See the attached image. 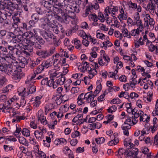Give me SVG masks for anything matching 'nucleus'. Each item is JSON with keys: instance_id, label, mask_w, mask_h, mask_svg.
I'll list each match as a JSON object with an SVG mask.
<instances>
[{"instance_id": "nucleus-1", "label": "nucleus", "mask_w": 158, "mask_h": 158, "mask_svg": "<svg viewBox=\"0 0 158 158\" xmlns=\"http://www.w3.org/2000/svg\"><path fill=\"white\" fill-rule=\"evenodd\" d=\"M19 11L16 13H15L12 16V18L14 21L13 24L12 26L15 28L13 33L11 32H9L7 33V36L10 37L12 38V41L14 43L17 44V47L20 45V39L19 38L20 35V27H19V22H20V13H18Z\"/></svg>"}, {"instance_id": "nucleus-2", "label": "nucleus", "mask_w": 158, "mask_h": 158, "mask_svg": "<svg viewBox=\"0 0 158 158\" xmlns=\"http://www.w3.org/2000/svg\"><path fill=\"white\" fill-rule=\"evenodd\" d=\"M21 32L20 30V32ZM22 34L20 33V53L23 52L27 55H30V53L33 51V48L31 45H28V42L29 40L27 38L29 36L27 32Z\"/></svg>"}, {"instance_id": "nucleus-3", "label": "nucleus", "mask_w": 158, "mask_h": 158, "mask_svg": "<svg viewBox=\"0 0 158 158\" xmlns=\"http://www.w3.org/2000/svg\"><path fill=\"white\" fill-rule=\"evenodd\" d=\"M72 15H68L67 13L64 12L61 9H56L54 14L55 18L59 21L68 23L70 20V18L75 19V15L74 13Z\"/></svg>"}, {"instance_id": "nucleus-4", "label": "nucleus", "mask_w": 158, "mask_h": 158, "mask_svg": "<svg viewBox=\"0 0 158 158\" xmlns=\"http://www.w3.org/2000/svg\"><path fill=\"white\" fill-rule=\"evenodd\" d=\"M55 47H52L48 50H40L36 52V54L43 58H45L51 56L55 52Z\"/></svg>"}, {"instance_id": "nucleus-5", "label": "nucleus", "mask_w": 158, "mask_h": 158, "mask_svg": "<svg viewBox=\"0 0 158 158\" xmlns=\"http://www.w3.org/2000/svg\"><path fill=\"white\" fill-rule=\"evenodd\" d=\"M40 5L45 7L47 9V13L46 14V16L48 17L50 16L52 17V10L51 9L53 8V5L51 4V2L48 1L43 0L40 1Z\"/></svg>"}, {"instance_id": "nucleus-6", "label": "nucleus", "mask_w": 158, "mask_h": 158, "mask_svg": "<svg viewBox=\"0 0 158 158\" xmlns=\"http://www.w3.org/2000/svg\"><path fill=\"white\" fill-rule=\"evenodd\" d=\"M19 62L15 61L13 63L14 70L12 74V78L15 80H17L20 79V60Z\"/></svg>"}, {"instance_id": "nucleus-7", "label": "nucleus", "mask_w": 158, "mask_h": 158, "mask_svg": "<svg viewBox=\"0 0 158 158\" xmlns=\"http://www.w3.org/2000/svg\"><path fill=\"white\" fill-rule=\"evenodd\" d=\"M42 34L44 38L47 40L49 38L52 40L54 41L56 40V37L54 35L52 32L51 31H44Z\"/></svg>"}, {"instance_id": "nucleus-8", "label": "nucleus", "mask_w": 158, "mask_h": 158, "mask_svg": "<svg viewBox=\"0 0 158 158\" xmlns=\"http://www.w3.org/2000/svg\"><path fill=\"white\" fill-rule=\"evenodd\" d=\"M138 149L136 148H131L129 149V153L127 154L126 158H132L133 155H134V158H138L137 156L138 153Z\"/></svg>"}, {"instance_id": "nucleus-9", "label": "nucleus", "mask_w": 158, "mask_h": 158, "mask_svg": "<svg viewBox=\"0 0 158 158\" xmlns=\"http://www.w3.org/2000/svg\"><path fill=\"white\" fill-rule=\"evenodd\" d=\"M17 44L14 45L15 47L11 46H8V49L9 50V53H11V54H15L17 56H20V50L19 48H16L19 47L20 48V47L19 46L17 47Z\"/></svg>"}, {"instance_id": "nucleus-10", "label": "nucleus", "mask_w": 158, "mask_h": 158, "mask_svg": "<svg viewBox=\"0 0 158 158\" xmlns=\"http://www.w3.org/2000/svg\"><path fill=\"white\" fill-rule=\"evenodd\" d=\"M16 104L17 105H18V106H16L15 108V110L13 112V115L16 118V119H13L12 121V122H14L16 121H17V122H20V116H19V112L17 110H18L20 108V105L18 103H17Z\"/></svg>"}, {"instance_id": "nucleus-11", "label": "nucleus", "mask_w": 158, "mask_h": 158, "mask_svg": "<svg viewBox=\"0 0 158 158\" xmlns=\"http://www.w3.org/2000/svg\"><path fill=\"white\" fill-rule=\"evenodd\" d=\"M52 62L51 59H49L46 60L44 61L41 65L39 66L40 68V69L41 70H43L45 68L47 69L50 66H52Z\"/></svg>"}, {"instance_id": "nucleus-12", "label": "nucleus", "mask_w": 158, "mask_h": 158, "mask_svg": "<svg viewBox=\"0 0 158 158\" xmlns=\"http://www.w3.org/2000/svg\"><path fill=\"white\" fill-rule=\"evenodd\" d=\"M65 0H56L53 5V7L56 9H60L59 7H62L63 4Z\"/></svg>"}, {"instance_id": "nucleus-13", "label": "nucleus", "mask_w": 158, "mask_h": 158, "mask_svg": "<svg viewBox=\"0 0 158 158\" xmlns=\"http://www.w3.org/2000/svg\"><path fill=\"white\" fill-rule=\"evenodd\" d=\"M0 70L2 72H4L6 74L9 75L11 74L10 73L13 72L12 69L9 70L7 68V67L5 64L4 65L0 64Z\"/></svg>"}, {"instance_id": "nucleus-14", "label": "nucleus", "mask_w": 158, "mask_h": 158, "mask_svg": "<svg viewBox=\"0 0 158 158\" xmlns=\"http://www.w3.org/2000/svg\"><path fill=\"white\" fill-rule=\"evenodd\" d=\"M41 98V97L39 96H37L35 97V99L34 100V102L32 104L33 105L34 108L38 107L39 106L41 103L40 99Z\"/></svg>"}, {"instance_id": "nucleus-15", "label": "nucleus", "mask_w": 158, "mask_h": 158, "mask_svg": "<svg viewBox=\"0 0 158 158\" xmlns=\"http://www.w3.org/2000/svg\"><path fill=\"white\" fill-rule=\"evenodd\" d=\"M25 90V88H24L23 91L22 92H20V95L22 97L21 100L22 101L20 102V106H24L26 103V102L25 101L24 98V97H25V92H26Z\"/></svg>"}, {"instance_id": "nucleus-16", "label": "nucleus", "mask_w": 158, "mask_h": 158, "mask_svg": "<svg viewBox=\"0 0 158 158\" xmlns=\"http://www.w3.org/2000/svg\"><path fill=\"white\" fill-rule=\"evenodd\" d=\"M38 121H41V123H43L44 125H45L47 124V121L46 119V117L43 116V115H39V113L38 114Z\"/></svg>"}, {"instance_id": "nucleus-17", "label": "nucleus", "mask_w": 158, "mask_h": 158, "mask_svg": "<svg viewBox=\"0 0 158 158\" xmlns=\"http://www.w3.org/2000/svg\"><path fill=\"white\" fill-rule=\"evenodd\" d=\"M65 80L66 79L65 77L61 76V77H59L58 79L56 80L55 81V82L57 85H61L64 84Z\"/></svg>"}, {"instance_id": "nucleus-18", "label": "nucleus", "mask_w": 158, "mask_h": 158, "mask_svg": "<svg viewBox=\"0 0 158 158\" xmlns=\"http://www.w3.org/2000/svg\"><path fill=\"white\" fill-rule=\"evenodd\" d=\"M34 135L36 138L39 140H41L43 139V133L38 130L35 131Z\"/></svg>"}, {"instance_id": "nucleus-19", "label": "nucleus", "mask_w": 158, "mask_h": 158, "mask_svg": "<svg viewBox=\"0 0 158 158\" xmlns=\"http://www.w3.org/2000/svg\"><path fill=\"white\" fill-rule=\"evenodd\" d=\"M35 10L38 14L40 15H43L44 14H46L47 13L46 10H45L40 7H36Z\"/></svg>"}, {"instance_id": "nucleus-20", "label": "nucleus", "mask_w": 158, "mask_h": 158, "mask_svg": "<svg viewBox=\"0 0 158 158\" xmlns=\"http://www.w3.org/2000/svg\"><path fill=\"white\" fill-rule=\"evenodd\" d=\"M27 64V61L26 58L23 56H20V68H24L25 64Z\"/></svg>"}, {"instance_id": "nucleus-21", "label": "nucleus", "mask_w": 158, "mask_h": 158, "mask_svg": "<svg viewBox=\"0 0 158 158\" xmlns=\"http://www.w3.org/2000/svg\"><path fill=\"white\" fill-rule=\"evenodd\" d=\"M96 83L97 85L95 90L94 91V93H95L96 92H98L99 93L100 91L102 89V85L100 81L98 80L97 81Z\"/></svg>"}, {"instance_id": "nucleus-22", "label": "nucleus", "mask_w": 158, "mask_h": 158, "mask_svg": "<svg viewBox=\"0 0 158 158\" xmlns=\"http://www.w3.org/2000/svg\"><path fill=\"white\" fill-rule=\"evenodd\" d=\"M13 87L12 85L10 84L7 85L4 88L2 89V91L3 93H6L9 92L10 90Z\"/></svg>"}, {"instance_id": "nucleus-23", "label": "nucleus", "mask_w": 158, "mask_h": 158, "mask_svg": "<svg viewBox=\"0 0 158 158\" xmlns=\"http://www.w3.org/2000/svg\"><path fill=\"white\" fill-rule=\"evenodd\" d=\"M20 131H21L22 134L24 136L28 137L30 136V131L27 128H23L22 131H21V128H20Z\"/></svg>"}, {"instance_id": "nucleus-24", "label": "nucleus", "mask_w": 158, "mask_h": 158, "mask_svg": "<svg viewBox=\"0 0 158 158\" xmlns=\"http://www.w3.org/2000/svg\"><path fill=\"white\" fill-rule=\"evenodd\" d=\"M19 124H16V130L15 131L14 133V135L17 137L19 141L20 142V136L19 135V134L20 133V128L19 127Z\"/></svg>"}, {"instance_id": "nucleus-25", "label": "nucleus", "mask_w": 158, "mask_h": 158, "mask_svg": "<svg viewBox=\"0 0 158 158\" xmlns=\"http://www.w3.org/2000/svg\"><path fill=\"white\" fill-rule=\"evenodd\" d=\"M110 8L111 10H114L115 11H118V7L117 6H112V5H111L110 6H107L105 9V11L106 12L109 11V10Z\"/></svg>"}, {"instance_id": "nucleus-26", "label": "nucleus", "mask_w": 158, "mask_h": 158, "mask_svg": "<svg viewBox=\"0 0 158 158\" xmlns=\"http://www.w3.org/2000/svg\"><path fill=\"white\" fill-rule=\"evenodd\" d=\"M29 36H30L29 38L31 40H33L34 41L36 40L37 37L36 33L34 34L33 32L30 31L29 32Z\"/></svg>"}, {"instance_id": "nucleus-27", "label": "nucleus", "mask_w": 158, "mask_h": 158, "mask_svg": "<svg viewBox=\"0 0 158 158\" xmlns=\"http://www.w3.org/2000/svg\"><path fill=\"white\" fill-rule=\"evenodd\" d=\"M73 41L74 43L75 47L78 49L79 48L81 45V44H80L81 43L80 41L77 39H74Z\"/></svg>"}, {"instance_id": "nucleus-28", "label": "nucleus", "mask_w": 158, "mask_h": 158, "mask_svg": "<svg viewBox=\"0 0 158 158\" xmlns=\"http://www.w3.org/2000/svg\"><path fill=\"white\" fill-rule=\"evenodd\" d=\"M122 32L123 34V35H123L124 37H127L129 38H131L130 34H128V30L127 28L125 27L123 28L122 29Z\"/></svg>"}, {"instance_id": "nucleus-29", "label": "nucleus", "mask_w": 158, "mask_h": 158, "mask_svg": "<svg viewBox=\"0 0 158 158\" xmlns=\"http://www.w3.org/2000/svg\"><path fill=\"white\" fill-rule=\"evenodd\" d=\"M95 140L97 144H101L104 142L105 141V139L103 137H101L97 138H96Z\"/></svg>"}, {"instance_id": "nucleus-30", "label": "nucleus", "mask_w": 158, "mask_h": 158, "mask_svg": "<svg viewBox=\"0 0 158 158\" xmlns=\"http://www.w3.org/2000/svg\"><path fill=\"white\" fill-rule=\"evenodd\" d=\"M7 80L5 77L3 76H2L0 78V88L2 87L3 85L5 84Z\"/></svg>"}, {"instance_id": "nucleus-31", "label": "nucleus", "mask_w": 158, "mask_h": 158, "mask_svg": "<svg viewBox=\"0 0 158 158\" xmlns=\"http://www.w3.org/2000/svg\"><path fill=\"white\" fill-rule=\"evenodd\" d=\"M28 143L27 141L24 137L20 136V144L27 146L28 145Z\"/></svg>"}, {"instance_id": "nucleus-32", "label": "nucleus", "mask_w": 158, "mask_h": 158, "mask_svg": "<svg viewBox=\"0 0 158 158\" xmlns=\"http://www.w3.org/2000/svg\"><path fill=\"white\" fill-rule=\"evenodd\" d=\"M32 19L34 20L37 22L39 20V16L38 14L37 13H34L32 14L31 16Z\"/></svg>"}, {"instance_id": "nucleus-33", "label": "nucleus", "mask_w": 158, "mask_h": 158, "mask_svg": "<svg viewBox=\"0 0 158 158\" xmlns=\"http://www.w3.org/2000/svg\"><path fill=\"white\" fill-rule=\"evenodd\" d=\"M80 134V133L77 131H74V132L72 133L71 136L72 138H76L78 136H79Z\"/></svg>"}, {"instance_id": "nucleus-34", "label": "nucleus", "mask_w": 158, "mask_h": 158, "mask_svg": "<svg viewBox=\"0 0 158 158\" xmlns=\"http://www.w3.org/2000/svg\"><path fill=\"white\" fill-rule=\"evenodd\" d=\"M36 87L34 85H32L30 88L28 92V94L33 93L36 91Z\"/></svg>"}, {"instance_id": "nucleus-35", "label": "nucleus", "mask_w": 158, "mask_h": 158, "mask_svg": "<svg viewBox=\"0 0 158 158\" xmlns=\"http://www.w3.org/2000/svg\"><path fill=\"white\" fill-rule=\"evenodd\" d=\"M79 35L84 39L87 37V35L86 33L83 30L80 31L79 34Z\"/></svg>"}, {"instance_id": "nucleus-36", "label": "nucleus", "mask_w": 158, "mask_h": 158, "mask_svg": "<svg viewBox=\"0 0 158 158\" xmlns=\"http://www.w3.org/2000/svg\"><path fill=\"white\" fill-rule=\"evenodd\" d=\"M155 6L153 5V4H151L150 3H148L147 5V8L148 10H154L155 9Z\"/></svg>"}, {"instance_id": "nucleus-37", "label": "nucleus", "mask_w": 158, "mask_h": 158, "mask_svg": "<svg viewBox=\"0 0 158 158\" xmlns=\"http://www.w3.org/2000/svg\"><path fill=\"white\" fill-rule=\"evenodd\" d=\"M6 104H7V106H5L4 105H3V106L2 107V109L5 110H9V109L10 108V102L9 101H7V102L5 104V105H6Z\"/></svg>"}, {"instance_id": "nucleus-38", "label": "nucleus", "mask_w": 158, "mask_h": 158, "mask_svg": "<svg viewBox=\"0 0 158 158\" xmlns=\"http://www.w3.org/2000/svg\"><path fill=\"white\" fill-rule=\"evenodd\" d=\"M0 49L1 51H2L3 52V53L4 54L6 55V54H8V50L6 48L2 46H0Z\"/></svg>"}, {"instance_id": "nucleus-39", "label": "nucleus", "mask_w": 158, "mask_h": 158, "mask_svg": "<svg viewBox=\"0 0 158 158\" xmlns=\"http://www.w3.org/2000/svg\"><path fill=\"white\" fill-rule=\"evenodd\" d=\"M59 27V25L58 26H55L54 27L52 28H53V32L55 33L58 34L60 32V29Z\"/></svg>"}, {"instance_id": "nucleus-40", "label": "nucleus", "mask_w": 158, "mask_h": 158, "mask_svg": "<svg viewBox=\"0 0 158 158\" xmlns=\"http://www.w3.org/2000/svg\"><path fill=\"white\" fill-rule=\"evenodd\" d=\"M79 88L78 87H73L71 90V92L73 94L77 93L79 91Z\"/></svg>"}, {"instance_id": "nucleus-41", "label": "nucleus", "mask_w": 158, "mask_h": 158, "mask_svg": "<svg viewBox=\"0 0 158 158\" xmlns=\"http://www.w3.org/2000/svg\"><path fill=\"white\" fill-rule=\"evenodd\" d=\"M119 80L122 82H126L127 81V77L124 75H122L119 77Z\"/></svg>"}, {"instance_id": "nucleus-42", "label": "nucleus", "mask_w": 158, "mask_h": 158, "mask_svg": "<svg viewBox=\"0 0 158 158\" xmlns=\"http://www.w3.org/2000/svg\"><path fill=\"white\" fill-rule=\"evenodd\" d=\"M48 81V77H46L45 78L43 79L41 82V85H47Z\"/></svg>"}, {"instance_id": "nucleus-43", "label": "nucleus", "mask_w": 158, "mask_h": 158, "mask_svg": "<svg viewBox=\"0 0 158 158\" xmlns=\"http://www.w3.org/2000/svg\"><path fill=\"white\" fill-rule=\"evenodd\" d=\"M98 125V123H91L89 124L90 127H92L91 128H89V129L91 130H94L95 128H97V125Z\"/></svg>"}, {"instance_id": "nucleus-44", "label": "nucleus", "mask_w": 158, "mask_h": 158, "mask_svg": "<svg viewBox=\"0 0 158 158\" xmlns=\"http://www.w3.org/2000/svg\"><path fill=\"white\" fill-rule=\"evenodd\" d=\"M38 42L41 44L43 45L45 43V41L40 37H37V40Z\"/></svg>"}, {"instance_id": "nucleus-45", "label": "nucleus", "mask_w": 158, "mask_h": 158, "mask_svg": "<svg viewBox=\"0 0 158 158\" xmlns=\"http://www.w3.org/2000/svg\"><path fill=\"white\" fill-rule=\"evenodd\" d=\"M130 97L132 99H133L134 98H137L139 97V95L134 92H132L131 93L130 95Z\"/></svg>"}, {"instance_id": "nucleus-46", "label": "nucleus", "mask_w": 158, "mask_h": 158, "mask_svg": "<svg viewBox=\"0 0 158 158\" xmlns=\"http://www.w3.org/2000/svg\"><path fill=\"white\" fill-rule=\"evenodd\" d=\"M79 7V5H78V6L76 5L75 6H73L72 8L71 7V8L75 12H76L77 13H78L80 11Z\"/></svg>"}, {"instance_id": "nucleus-47", "label": "nucleus", "mask_w": 158, "mask_h": 158, "mask_svg": "<svg viewBox=\"0 0 158 158\" xmlns=\"http://www.w3.org/2000/svg\"><path fill=\"white\" fill-rule=\"evenodd\" d=\"M54 83V79L51 78V79L48 81L47 85L49 87H52Z\"/></svg>"}, {"instance_id": "nucleus-48", "label": "nucleus", "mask_w": 158, "mask_h": 158, "mask_svg": "<svg viewBox=\"0 0 158 158\" xmlns=\"http://www.w3.org/2000/svg\"><path fill=\"white\" fill-rule=\"evenodd\" d=\"M78 142V140L76 139H72L70 141V144L72 146H75L76 145Z\"/></svg>"}, {"instance_id": "nucleus-49", "label": "nucleus", "mask_w": 158, "mask_h": 158, "mask_svg": "<svg viewBox=\"0 0 158 158\" xmlns=\"http://www.w3.org/2000/svg\"><path fill=\"white\" fill-rule=\"evenodd\" d=\"M105 35L102 33H98L97 35V37L98 38H99L101 39H103L105 37Z\"/></svg>"}, {"instance_id": "nucleus-50", "label": "nucleus", "mask_w": 158, "mask_h": 158, "mask_svg": "<svg viewBox=\"0 0 158 158\" xmlns=\"http://www.w3.org/2000/svg\"><path fill=\"white\" fill-rule=\"evenodd\" d=\"M100 25H102V26L100 27V29H101V30L105 31H107L108 30V28H106V27L103 24H99V26H100Z\"/></svg>"}, {"instance_id": "nucleus-51", "label": "nucleus", "mask_w": 158, "mask_h": 158, "mask_svg": "<svg viewBox=\"0 0 158 158\" xmlns=\"http://www.w3.org/2000/svg\"><path fill=\"white\" fill-rule=\"evenodd\" d=\"M134 19L135 21H139V20L140 19V16L138 12H136L135 13Z\"/></svg>"}, {"instance_id": "nucleus-52", "label": "nucleus", "mask_w": 158, "mask_h": 158, "mask_svg": "<svg viewBox=\"0 0 158 158\" xmlns=\"http://www.w3.org/2000/svg\"><path fill=\"white\" fill-rule=\"evenodd\" d=\"M7 97L6 95L4 94L1 95L0 96V101L1 102H5L6 99Z\"/></svg>"}, {"instance_id": "nucleus-53", "label": "nucleus", "mask_w": 158, "mask_h": 158, "mask_svg": "<svg viewBox=\"0 0 158 158\" xmlns=\"http://www.w3.org/2000/svg\"><path fill=\"white\" fill-rule=\"evenodd\" d=\"M3 147L5 150L7 152L13 150L12 147H9L8 146L6 145H4Z\"/></svg>"}, {"instance_id": "nucleus-54", "label": "nucleus", "mask_w": 158, "mask_h": 158, "mask_svg": "<svg viewBox=\"0 0 158 158\" xmlns=\"http://www.w3.org/2000/svg\"><path fill=\"white\" fill-rule=\"evenodd\" d=\"M48 26L52 28L54 27L52 22L48 18L47 19V22H46Z\"/></svg>"}, {"instance_id": "nucleus-55", "label": "nucleus", "mask_w": 158, "mask_h": 158, "mask_svg": "<svg viewBox=\"0 0 158 158\" xmlns=\"http://www.w3.org/2000/svg\"><path fill=\"white\" fill-rule=\"evenodd\" d=\"M156 46L153 44H151L150 46L148 47L149 51L151 52H153L156 48Z\"/></svg>"}, {"instance_id": "nucleus-56", "label": "nucleus", "mask_w": 158, "mask_h": 158, "mask_svg": "<svg viewBox=\"0 0 158 158\" xmlns=\"http://www.w3.org/2000/svg\"><path fill=\"white\" fill-rule=\"evenodd\" d=\"M22 1H21V0H20V5H21L20 8H23L24 9V10L26 11H28V8L27 7V6L26 5L24 4L23 5L22 4Z\"/></svg>"}, {"instance_id": "nucleus-57", "label": "nucleus", "mask_w": 158, "mask_h": 158, "mask_svg": "<svg viewBox=\"0 0 158 158\" xmlns=\"http://www.w3.org/2000/svg\"><path fill=\"white\" fill-rule=\"evenodd\" d=\"M84 151V147L82 148L78 147L76 150L77 153L83 152Z\"/></svg>"}, {"instance_id": "nucleus-58", "label": "nucleus", "mask_w": 158, "mask_h": 158, "mask_svg": "<svg viewBox=\"0 0 158 158\" xmlns=\"http://www.w3.org/2000/svg\"><path fill=\"white\" fill-rule=\"evenodd\" d=\"M9 57V59H12L13 60V61L12 62L13 63L14 62H15V61H17L15 59V57H14V56L13 55L14 54H11V53H8Z\"/></svg>"}, {"instance_id": "nucleus-59", "label": "nucleus", "mask_w": 158, "mask_h": 158, "mask_svg": "<svg viewBox=\"0 0 158 158\" xmlns=\"http://www.w3.org/2000/svg\"><path fill=\"white\" fill-rule=\"evenodd\" d=\"M123 67V63L121 61H118L116 65L117 69H121Z\"/></svg>"}, {"instance_id": "nucleus-60", "label": "nucleus", "mask_w": 158, "mask_h": 158, "mask_svg": "<svg viewBox=\"0 0 158 158\" xmlns=\"http://www.w3.org/2000/svg\"><path fill=\"white\" fill-rule=\"evenodd\" d=\"M144 62L148 67H152L153 66L152 63L150 62L148 60H144Z\"/></svg>"}, {"instance_id": "nucleus-61", "label": "nucleus", "mask_w": 158, "mask_h": 158, "mask_svg": "<svg viewBox=\"0 0 158 158\" xmlns=\"http://www.w3.org/2000/svg\"><path fill=\"white\" fill-rule=\"evenodd\" d=\"M63 70L64 71L63 73H61L60 75L64 77V76L68 73L69 70L67 69H65V67H63Z\"/></svg>"}, {"instance_id": "nucleus-62", "label": "nucleus", "mask_w": 158, "mask_h": 158, "mask_svg": "<svg viewBox=\"0 0 158 158\" xmlns=\"http://www.w3.org/2000/svg\"><path fill=\"white\" fill-rule=\"evenodd\" d=\"M30 126L31 127L34 129L36 128L37 127V125L35 123L34 121H32L31 122Z\"/></svg>"}, {"instance_id": "nucleus-63", "label": "nucleus", "mask_w": 158, "mask_h": 158, "mask_svg": "<svg viewBox=\"0 0 158 158\" xmlns=\"http://www.w3.org/2000/svg\"><path fill=\"white\" fill-rule=\"evenodd\" d=\"M20 150H22V152L25 154L26 152L28 151V149L23 146H20Z\"/></svg>"}, {"instance_id": "nucleus-64", "label": "nucleus", "mask_w": 158, "mask_h": 158, "mask_svg": "<svg viewBox=\"0 0 158 158\" xmlns=\"http://www.w3.org/2000/svg\"><path fill=\"white\" fill-rule=\"evenodd\" d=\"M135 78H132L131 79L132 80V81H130V85H135L136 84L137 81L136 80H135Z\"/></svg>"}]
</instances>
